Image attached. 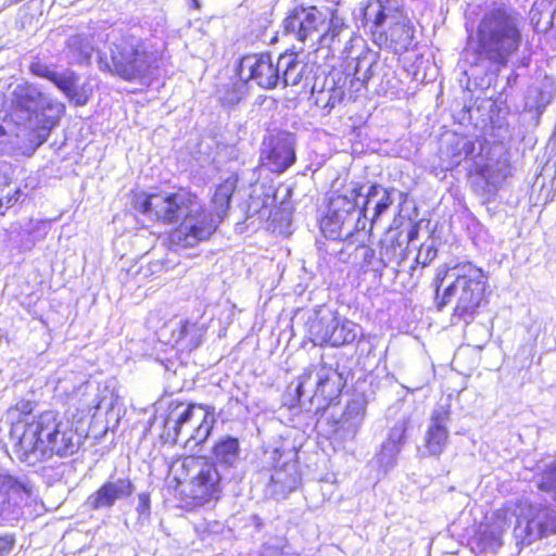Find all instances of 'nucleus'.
I'll list each match as a JSON object with an SVG mask.
<instances>
[{
  "instance_id": "49",
  "label": "nucleus",
  "mask_w": 556,
  "mask_h": 556,
  "mask_svg": "<svg viewBox=\"0 0 556 556\" xmlns=\"http://www.w3.org/2000/svg\"><path fill=\"white\" fill-rule=\"evenodd\" d=\"M191 2H192L193 8H195V9H199V8H200V2H199V0H191Z\"/></svg>"
},
{
  "instance_id": "15",
  "label": "nucleus",
  "mask_w": 556,
  "mask_h": 556,
  "mask_svg": "<svg viewBox=\"0 0 556 556\" xmlns=\"http://www.w3.org/2000/svg\"><path fill=\"white\" fill-rule=\"evenodd\" d=\"M294 135L286 131L270 136L263 143V164L274 173H282L295 161Z\"/></svg>"
},
{
  "instance_id": "47",
  "label": "nucleus",
  "mask_w": 556,
  "mask_h": 556,
  "mask_svg": "<svg viewBox=\"0 0 556 556\" xmlns=\"http://www.w3.org/2000/svg\"><path fill=\"white\" fill-rule=\"evenodd\" d=\"M551 472L556 476V459L549 465Z\"/></svg>"
},
{
  "instance_id": "35",
  "label": "nucleus",
  "mask_w": 556,
  "mask_h": 556,
  "mask_svg": "<svg viewBox=\"0 0 556 556\" xmlns=\"http://www.w3.org/2000/svg\"><path fill=\"white\" fill-rule=\"evenodd\" d=\"M151 500L150 494L142 492L138 495V505L136 510L138 513V522L144 525L150 519L151 514Z\"/></svg>"
},
{
  "instance_id": "36",
  "label": "nucleus",
  "mask_w": 556,
  "mask_h": 556,
  "mask_svg": "<svg viewBox=\"0 0 556 556\" xmlns=\"http://www.w3.org/2000/svg\"><path fill=\"white\" fill-rule=\"evenodd\" d=\"M393 204L392 190H382L379 201L375 205V212L371 218L374 224L387 210Z\"/></svg>"
},
{
  "instance_id": "8",
  "label": "nucleus",
  "mask_w": 556,
  "mask_h": 556,
  "mask_svg": "<svg viewBox=\"0 0 556 556\" xmlns=\"http://www.w3.org/2000/svg\"><path fill=\"white\" fill-rule=\"evenodd\" d=\"M365 26L380 37H390L391 41L408 45L413 37V28L402 16L396 0H368L364 9Z\"/></svg>"
},
{
  "instance_id": "19",
  "label": "nucleus",
  "mask_w": 556,
  "mask_h": 556,
  "mask_svg": "<svg viewBox=\"0 0 556 556\" xmlns=\"http://www.w3.org/2000/svg\"><path fill=\"white\" fill-rule=\"evenodd\" d=\"M366 413V403L363 399H353L348 402L344 410L336 417L331 415L329 424L332 427L334 439L346 441L356 437Z\"/></svg>"
},
{
  "instance_id": "2",
  "label": "nucleus",
  "mask_w": 556,
  "mask_h": 556,
  "mask_svg": "<svg viewBox=\"0 0 556 556\" xmlns=\"http://www.w3.org/2000/svg\"><path fill=\"white\" fill-rule=\"evenodd\" d=\"M108 48L109 54L103 52L99 55V68L125 81L150 78L162 65V51L131 33L114 36Z\"/></svg>"
},
{
  "instance_id": "29",
  "label": "nucleus",
  "mask_w": 556,
  "mask_h": 556,
  "mask_svg": "<svg viewBox=\"0 0 556 556\" xmlns=\"http://www.w3.org/2000/svg\"><path fill=\"white\" fill-rule=\"evenodd\" d=\"M33 493L29 482L20 481L11 476L0 472V517L4 518L7 505L11 496H18L21 503L27 502Z\"/></svg>"
},
{
  "instance_id": "42",
  "label": "nucleus",
  "mask_w": 556,
  "mask_h": 556,
  "mask_svg": "<svg viewBox=\"0 0 556 556\" xmlns=\"http://www.w3.org/2000/svg\"><path fill=\"white\" fill-rule=\"evenodd\" d=\"M20 194V191H15L13 195H5L4 198L0 199V214L3 215L4 211L11 207L17 200V195Z\"/></svg>"
},
{
  "instance_id": "30",
  "label": "nucleus",
  "mask_w": 556,
  "mask_h": 556,
  "mask_svg": "<svg viewBox=\"0 0 556 556\" xmlns=\"http://www.w3.org/2000/svg\"><path fill=\"white\" fill-rule=\"evenodd\" d=\"M237 184L238 177L236 175H231L216 188L212 199V205L215 211L217 220H215L210 215V217L216 225L220 223L223 218L226 216L227 211L229 208L231 197L237 188Z\"/></svg>"
},
{
  "instance_id": "44",
  "label": "nucleus",
  "mask_w": 556,
  "mask_h": 556,
  "mask_svg": "<svg viewBox=\"0 0 556 556\" xmlns=\"http://www.w3.org/2000/svg\"><path fill=\"white\" fill-rule=\"evenodd\" d=\"M462 142L465 157H467L473 150V143L470 142L469 140H462Z\"/></svg>"
},
{
  "instance_id": "20",
  "label": "nucleus",
  "mask_w": 556,
  "mask_h": 556,
  "mask_svg": "<svg viewBox=\"0 0 556 556\" xmlns=\"http://www.w3.org/2000/svg\"><path fill=\"white\" fill-rule=\"evenodd\" d=\"M526 526L522 529L521 521L515 528L517 536L522 532L526 533L525 539L531 543L542 536L556 533V513L541 505H530L528 515L526 516Z\"/></svg>"
},
{
  "instance_id": "43",
  "label": "nucleus",
  "mask_w": 556,
  "mask_h": 556,
  "mask_svg": "<svg viewBox=\"0 0 556 556\" xmlns=\"http://www.w3.org/2000/svg\"><path fill=\"white\" fill-rule=\"evenodd\" d=\"M357 252L362 255V257L364 258V261L366 263H368V264L371 263L370 260L375 255V251L372 249H370L369 247L363 245V247L357 248Z\"/></svg>"
},
{
  "instance_id": "18",
  "label": "nucleus",
  "mask_w": 556,
  "mask_h": 556,
  "mask_svg": "<svg viewBox=\"0 0 556 556\" xmlns=\"http://www.w3.org/2000/svg\"><path fill=\"white\" fill-rule=\"evenodd\" d=\"M451 418L448 405H438L431 413L425 434L424 456H440L448 442L447 424Z\"/></svg>"
},
{
  "instance_id": "13",
  "label": "nucleus",
  "mask_w": 556,
  "mask_h": 556,
  "mask_svg": "<svg viewBox=\"0 0 556 556\" xmlns=\"http://www.w3.org/2000/svg\"><path fill=\"white\" fill-rule=\"evenodd\" d=\"M247 73V79L262 89H274L280 86L279 58L275 62L270 54L261 53L242 58L240 74Z\"/></svg>"
},
{
  "instance_id": "48",
  "label": "nucleus",
  "mask_w": 556,
  "mask_h": 556,
  "mask_svg": "<svg viewBox=\"0 0 556 556\" xmlns=\"http://www.w3.org/2000/svg\"><path fill=\"white\" fill-rule=\"evenodd\" d=\"M188 331H189V329H187V328L180 329V336H179V339H178V340L184 339L185 334H186Z\"/></svg>"
},
{
  "instance_id": "39",
  "label": "nucleus",
  "mask_w": 556,
  "mask_h": 556,
  "mask_svg": "<svg viewBox=\"0 0 556 556\" xmlns=\"http://www.w3.org/2000/svg\"><path fill=\"white\" fill-rule=\"evenodd\" d=\"M11 184L10 166L5 163H0V192H2Z\"/></svg>"
},
{
  "instance_id": "4",
  "label": "nucleus",
  "mask_w": 556,
  "mask_h": 556,
  "mask_svg": "<svg viewBox=\"0 0 556 556\" xmlns=\"http://www.w3.org/2000/svg\"><path fill=\"white\" fill-rule=\"evenodd\" d=\"M451 276L453 280L444 287L438 301V311H442L454 301L452 321L469 324L484 300L488 278L484 271L472 263L457 264L453 267Z\"/></svg>"
},
{
  "instance_id": "7",
  "label": "nucleus",
  "mask_w": 556,
  "mask_h": 556,
  "mask_svg": "<svg viewBox=\"0 0 556 556\" xmlns=\"http://www.w3.org/2000/svg\"><path fill=\"white\" fill-rule=\"evenodd\" d=\"M175 478L186 483V493L195 505L217 500L222 493V481L226 473L220 472L215 463L204 457L188 456L174 465Z\"/></svg>"
},
{
  "instance_id": "22",
  "label": "nucleus",
  "mask_w": 556,
  "mask_h": 556,
  "mask_svg": "<svg viewBox=\"0 0 556 556\" xmlns=\"http://www.w3.org/2000/svg\"><path fill=\"white\" fill-rule=\"evenodd\" d=\"M407 421L396 422L389 431L387 439L382 442L380 450L376 453L374 462L384 471L392 469L397 459L403 445L405 444V434Z\"/></svg>"
},
{
  "instance_id": "5",
  "label": "nucleus",
  "mask_w": 556,
  "mask_h": 556,
  "mask_svg": "<svg viewBox=\"0 0 556 556\" xmlns=\"http://www.w3.org/2000/svg\"><path fill=\"white\" fill-rule=\"evenodd\" d=\"M214 424L213 407L173 401L164 420L162 438L166 443L180 444L185 448L194 451L207 440Z\"/></svg>"
},
{
  "instance_id": "31",
  "label": "nucleus",
  "mask_w": 556,
  "mask_h": 556,
  "mask_svg": "<svg viewBox=\"0 0 556 556\" xmlns=\"http://www.w3.org/2000/svg\"><path fill=\"white\" fill-rule=\"evenodd\" d=\"M42 98L37 94V109L43 106ZM63 105L54 104L47 108V112L39 114L37 111V147H39L47 138L49 131L59 123L63 112Z\"/></svg>"
},
{
  "instance_id": "37",
  "label": "nucleus",
  "mask_w": 556,
  "mask_h": 556,
  "mask_svg": "<svg viewBox=\"0 0 556 556\" xmlns=\"http://www.w3.org/2000/svg\"><path fill=\"white\" fill-rule=\"evenodd\" d=\"M437 257V249L432 243L427 244L424 243L418 250L416 255V263L421 265L422 267L429 265Z\"/></svg>"
},
{
  "instance_id": "17",
  "label": "nucleus",
  "mask_w": 556,
  "mask_h": 556,
  "mask_svg": "<svg viewBox=\"0 0 556 556\" xmlns=\"http://www.w3.org/2000/svg\"><path fill=\"white\" fill-rule=\"evenodd\" d=\"M37 76L52 81L75 105H85L91 97L92 90L88 84H79V77L73 71L56 72L47 66L37 65Z\"/></svg>"
},
{
  "instance_id": "34",
  "label": "nucleus",
  "mask_w": 556,
  "mask_h": 556,
  "mask_svg": "<svg viewBox=\"0 0 556 556\" xmlns=\"http://www.w3.org/2000/svg\"><path fill=\"white\" fill-rule=\"evenodd\" d=\"M219 100L224 105H235L243 97V84L237 81H230L225 85L223 90L218 91Z\"/></svg>"
},
{
  "instance_id": "26",
  "label": "nucleus",
  "mask_w": 556,
  "mask_h": 556,
  "mask_svg": "<svg viewBox=\"0 0 556 556\" xmlns=\"http://www.w3.org/2000/svg\"><path fill=\"white\" fill-rule=\"evenodd\" d=\"M67 403L81 415H89L101 407L98 389L88 382H81L67 394Z\"/></svg>"
},
{
  "instance_id": "38",
  "label": "nucleus",
  "mask_w": 556,
  "mask_h": 556,
  "mask_svg": "<svg viewBox=\"0 0 556 556\" xmlns=\"http://www.w3.org/2000/svg\"><path fill=\"white\" fill-rule=\"evenodd\" d=\"M452 270H453V267L447 268L445 266L439 267L437 270L434 281H433L434 289H435L434 304H435L437 308H438V301L440 299V295H442V291L444 289V288H442L444 280L447 277L453 279V277L451 276Z\"/></svg>"
},
{
  "instance_id": "21",
  "label": "nucleus",
  "mask_w": 556,
  "mask_h": 556,
  "mask_svg": "<svg viewBox=\"0 0 556 556\" xmlns=\"http://www.w3.org/2000/svg\"><path fill=\"white\" fill-rule=\"evenodd\" d=\"M264 476L267 479L265 494L275 500L285 498L300 483L298 467L293 463H285L264 472Z\"/></svg>"
},
{
  "instance_id": "16",
  "label": "nucleus",
  "mask_w": 556,
  "mask_h": 556,
  "mask_svg": "<svg viewBox=\"0 0 556 556\" xmlns=\"http://www.w3.org/2000/svg\"><path fill=\"white\" fill-rule=\"evenodd\" d=\"M136 488L129 477L110 476V478L86 500V506L92 510L111 509L116 503L130 497Z\"/></svg>"
},
{
  "instance_id": "33",
  "label": "nucleus",
  "mask_w": 556,
  "mask_h": 556,
  "mask_svg": "<svg viewBox=\"0 0 556 556\" xmlns=\"http://www.w3.org/2000/svg\"><path fill=\"white\" fill-rule=\"evenodd\" d=\"M405 260V248L397 240H391L383 243L380 251V262L382 264H401Z\"/></svg>"
},
{
  "instance_id": "27",
  "label": "nucleus",
  "mask_w": 556,
  "mask_h": 556,
  "mask_svg": "<svg viewBox=\"0 0 556 556\" xmlns=\"http://www.w3.org/2000/svg\"><path fill=\"white\" fill-rule=\"evenodd\" d=\"M213 458L217 466L227 472L236 468L240 460V443L238 439L226 435L220 438L213 446Z\"/></svg>"
},
{
  "instance_id": "45",
  "label": "nucleus",
  "mask_w": 556,
  "mask_h": 556,
  "mask_svg": "<svg viewBox=\"0 0 556 556\" xmlns=\"http://www.w3.org/2000/svg\"><path fill=\"white\" fill-rule=\"evenodd\" d=\"M552 483L551 482H544L542 481L539 485V488L543 491H549L552 489Z\"/></svg>"
},
{
  "instance_id": "11",
  "label": "nucleus",
  "mask_w": 556,
  "mask_h": 556,
  "mask_svg": "<svg viewBox=\"0 0 556 556\" xmlns=\"http://www.w3.org/2000/svg\"><path fill=\"white\" fill-rule=\"evenodd\" d=\"M363 187L358 184L352 182L341 193L333 194L328 203L327 215L321 222L323 228H329L331 232L341 231L346 228L348 233L352 229L357 228L353 226V220L364 215V212L358 204V198L362 195Z\"/></svg>"
},
{
  "instance_id": "1",
  "label": "nucleus",
  "mask_w": 556,
  "mask_h": 556,
  "mask_svg": "<svg viewBox=\"0 0 556 556\" xmlns=\"http://www.w3.org/2000/svg\"><path fill=\"white\" fill-rule=\"evenodd\" d=\"M136 208L150 218L180 226L170 235V241L181 248L195 245L206 240L216 230V224L210 217L199 199L185 190L174 193L139 195Z\"/></svg>"
},
{
  "instance_id": "28",
  "label": "nucleus",
  "mask_w": 556,
  "mask_h": 556,
  "mask_svg": "<svg viewBox=\"0 0 556 556\" xmlns=\"http://www.w3.org/2000/svg\"><path fill=\"white\" fill-rule=\"evenodd\" d=\"M92 36L74 34L66 39L64 54L70 63L89 64L93 54Z\"/></svg>"
},
{
  "instance_id": "3",
  "label": "nucleus",
  "mask_w": 556,
  "mask_h": 556,
  "mask_svg": "<svg viewBox=\"0 0 556 556\" xmlns=\"http://www.w3.org/2000/svg\"><path fill=\"white\" fill-rule=\"evenodd\" d=\"M521 16L507 8H496L485 13L478 29L479 45L473 52L472 63L488 60L494 64L506 65L521 42Z\"/></svg>"
},
{
  "instance_id": "9",
  "label": "nucleus",
  "mask_w": 556,
  "mask_h": 556,
  "mask_svg": "<svg viewBox=\"0 0 556 556\" xmlns=\"http://www.w3.org/2000/svg\"><path fill=\"white\" fill-rule=\"evenodd\" d=\"M79 441L68 421L58 420L56 413L43 412L37 418V450L43 457L72 455L77 451Z\"/></svg>"
},
{
  "instance_id": "14",
  "label": "nucleus",
  "mask_w": 556,
  "mask_h": 556,
  "mask_svg": "<svg viewBox=\"0 0 556 556\" xmlns=\"http://www.w3.org/2000/svg\"><path fill=\"white\" fill-rule=\"evenodd\" d=\"M33 403L21 401L16 404L15 412L20 415L12 427V437L17 439L14 446L16 457L22 462H30L35 452V416Z\"/></svg>"
},
{
  "instance_id": "10",
  "label": "nucleus",
  "mask_w": 556,
  "mask_h": 556,
  "mask_svg": "<svg viewBox=\"0 0 556 556\" xmlns=\"http://www.w3.org/2000/svg\"><path fill=\"white\" fill-rule=\"evenodd\" d=\"M35 90L30 86H17L11 110V119L15 124L12 140L15 155L30 157L35 153Z\"/></svg>"
},
{
  "instance_id": "50",
  "label": "nucleus",
  "mask_w": 556,
  "mask_h": 556,
  "mask_svg": "<svg viewBox=\"0 0 556 556\" xmlns=\"http://www.w3.org/2000/svg\"><path fill=\"white\" fill-rule=\"evenodd\" d=\"M29 71H30L31 73H35V63H33V64H30V65H29Z\"/></svg>"
},
{
  "instance_id": "41",
  "label": "nucleus",
  "mask_w": 556,
  "mask_h": 556,
  "mask_svg": "<svg viewBox=\"0 0 556 556\" xmlns=\"http://www.w3.org/2000/svg\"><path fill=\"white\" fill-rule=\"evenodd\" d=\"M14 546V539L12 535L0 536V556H7Z\"/></svg>"
},
{
  "instance_id": "6",
  "label": "nucleus",
  "mask_w": 556,
  "mask_h": 556,
  "mask_svg": "<svg viewBox=\"0 0 556 556\" xmlns=\"http://www.w3.org/2000/svg\"><path fill=\"white\" fill-rule=\"evenodd\" d=\"M346 25L342 17L332 11H321L316 7L293 9L283 21V33L294 39L312 45L319 43L331 48Z\"/></svg>"
},
{
  "instance_id": "12",
  "label": "nucleus",
  "mask_w": 556,
  "mask_h": 556,
  "mask_svg": "<svg viewBox=\"0 0 556 556\" xmlns=\"http://www.w3.org/2000/svg\"><path fill=\"white\" fill-rule=\"evenodd\" d=\"M342 387L341 374L330 366L320 364L299 377L296 394L299 400L312 394L313 397L321 396L330 402L341 393Z\"/></svg>"
},
{
  "instance_id": "23",
  "label": "nucleus",
  "mask_w": 556,
  "mask_h": 556,
  "mask_svg": "<svg viewBox=\"0 0 556 556\" xmlns=\"http://www.w3.org/2000/svg\"><path fill=\"white\" fill-rule=\"evenodd\" d=\"M339 317L338 313L330 309H320L315 313L308 321V332L314 344H330L339 325Z\"/></svg>"
},
{
  "instance_id": "25",
  "label": "nucleus",
  "mask_w": 556,
  "mask_h": 556,
  "mask_svg": "<svg viewBox=\"0 0 556 556\" xmlns=\"http://www.w3.org/2000/svg\"><path fill=\"white\" fill-rule=\"evenodd\" d=\"M280 85L298 86L308 78L311 68L308 63L300 59L296 53H286L279 56Z\"/></svg>"
},
{
  "instance_id": "24",
  "label": "nucleus",
  "mask_w": 556,
  "mask_h": 556,
  "mask_svg": "<svg viewBox=\"0 0 556 556\" xmlns=\"http://www.w3.org/2000/svg\"><path fill=\"white\" fill-rule=\"evenodd\" d=\"M510 527L505 511H497L492 523L480 527L476 535L477 545L483 552L494 553L502 545V535Z\"/></svg>"
},
{
  "instance_id": "32",
  "label": "nucleus",
  "mask_w": 556,
  "mask_h": 556,
  "mask_svg": "<svg viewBox=\"0 0 556 556\" xmlns=\"http://www.w3.org/2000/svg\"><path fill=\"white\" fill-rule=\"evenodd\" d=\"M359 326L344 317H339V325L332 336L330 345L341 346L344 344H351L356 340L359 334Z\"/></svg>"
},
{
  "instance_id": "40",
  "label": "nucleus",
  "mask_w": 556,
  "mask_h": 556,
  "mask_svg": "<svg viewBox=\"0 0 556 556\" xmlns=\"http://www.w3.org/2000/svg\"><path fill=\"white\" fill-rule=\"evenodd\" d=\"M382 190H386V188L379 186V185H372L369 187L368 192L366 194V198L364 200V204L362 207L363 212L365 213L368 203L376 197H378L380 193H382Z\"/></svg>"
},
{
  "instance_id": "46",
  "label": "nucleus",
  "mask_w": 556,
  "mask_h": 556,
  "mask_svg": "<svg viewBox=\"0 0 556 556\" xmlns=\"http://www.w3.org/2000/svg\"><path fill=\"white\" fill-rule=\"evenodd\" d=\"M417 235V230L416 229H412L408 233V241H412L414 240L415 236Z\"/></svg>"
}]
</instances>
